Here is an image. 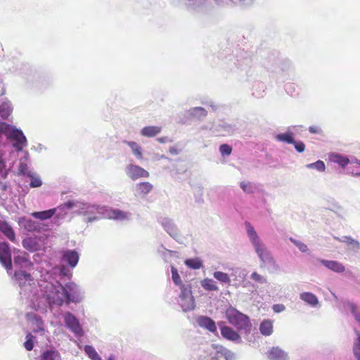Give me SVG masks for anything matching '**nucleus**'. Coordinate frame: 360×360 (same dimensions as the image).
<instances>
[{
    "instance_id": "7c9ffc66",
    "label": "nucleus",
    "mask_w": 360,
    "mask_h": 360,
    "mask_svg": "<svg viewBox=\"0 0 360 360\" xmlns=\"http://www.w3.org/2000/svg\"><path fill=\"white\" fill-rule=\"evenodd\" d=\"M124 143H126L131 150L132 153L138 160H142L143 159V153H142V148L135 141H124Z\"/></svg>"
},
{
    "instance_id": "69168bd1",
    "label": "nucleus",
    "mask_w": 360,
    "mask_h": 360,
    "mask_svg": "<svg viewBox=\"0 0 360 360\" xmlns=\"http://www.w3.org/2000/svg\"><path fill=\"white\" fill-rule=\"evenodd\" d=\"M237 1L239 3V4L245 5V6L250 5L254 1V0H237Z\"/></svg>"
},
{
    "instance_id": "774afa93",
    "label": "nucleus",
    "mask_w": 360,
    "mask_h": 360,
    "mask_svg": "<svg viewBox=\"0 0 360 360\" xmlns=\"http://www.w3.org/2000/svg\"><path fill=\"white\" fill-rule=\"evenodd\" d=\"M158 252H172V251L166 249L162 245L160 247V248L158 249Z\"/></svg>"
},
{
    "instance_id": "603ef678",
    "label": "nucleus",
    "mask_w": 360,
    "mask_h": 360,
    "mask_svg": "<svg viewBox=\"0 0 360 360\" xmlns=\"http://www.w3.org/2000/svg\"><path fill=\"white\" fill-rule=\"evenodd\" d=\"M34 337L32 334H30V333H28L26 335V340L24 342V346H25V348L27 351H32L33 349V348H34Z\"/></svg>"
},
{
    "instance_id": "8fccbe9b",
    "label": "nucleus",
    "mask_w": 360,
    "mask_h": 360,
    "mask_svg": "<svg viewBox=\"0 0 360 360\" xmlns=\"http://www.w3.org/2000/svg\"><path fill=\"white\" fill-rule=\"evenodd\" d=\"M309 169H314L319 172H323L326 169V166L322 160H317L315 162L310 163L306 165Z\"/></svg>"
},
{
    "instance_id": "39448f33",
    "label": "nucleus",
    "mask_w": 360,
    "mask_h": 360,
    "mask_svg": "<svg viewBox=\"0 0 360 360\" xmlns=\"http://www.w3.org/2000/svg\"><path fill=\"white\" fill-rule=\"evenodd\" d=\"M164 230L177 243L183 244L185 238L181 235L177 225L174 220L168 217H163L159 220Z\"/></svg>"
},
{
    "instance_id": "c85d7f7f",
    "label": "nucleus",
    "mask_w": 360,
    "mask_h": 360,
    "mask_svg": "<svg viewBox=\"0 0 360 360\" xmlns=\"http://www.w3.org/2000/svg\"><path fill=\"white\" fill-rule=\"evenodd\" d=\"M259 331L264 336H269L273 333V321L270 319L262 321L259 325Z\"/></svg>"
},
{
    "instance_id": "f257e3e1",
    "label": "nucleus",
    "mask_w": 360,
    "mask_h": 360,
    "mask_svg": "<svg viewBox=\"0 0 360 360\" xmlns=\"http://www.w3.org/2000/svg\"><path fill=\"white\" fill-rule=\"evenodd\" d=\"M68 208H74L75 212L83 216V221L92 223L103 217H105L108 207L88 202L68 200L66 202Z\"/></svg>"
},
{
    "instance_id": "a18cd8bd",
    "label": "nucleus",
    "mask_w": 360,
    "mask_h": 360,
    "mask_svg": "<svg viewBox=\"0 0 360 360\" xmlns=\"http://www.w3.org/2000/svg\"><path fill=\"white\" fill-rule=\"evenodd\" d=\"M27 177L30 179V186L31 188H38L42 185V181L37 174L32 172Z\"/></svg>"
},
{
    "instance_id": "e433bc0d",
    "label": "nucleus",
    "mask_w": 360,
    "mask_h": 360,
    "mask_svg": "<svg viewBox=\"0 0 360 360\" xmlns=\"http://www.w3.org/2000/svg\"><path fill=\"white\" fill-rule=\"evenodd\" d=\"M179 286H180V290H181L180 295H179V299L184 298V297L191 299V297H193V296L192 295V291H191L192 287L190 283H184ZM189 301L191 302V300H189Z\"/></svg>"
},
{
    "instance_id": "423d86ee",
    "label": "nucleus",
    "mask_w": 360,
    "mask_h": 360,
    "mask_svg": "<svg viewBox=\"0 0 360 360\" xmlns=\"http://www.w3.org/2000/svg\"><path fill=\"white\" fill-rule=\"evenodd\" d=\"M237 127L235 124L225 120H219L212 125L210 131L217 136H231L235 133Z\"/></svg>"
},
{
    "instance_id": "4468645a",
    "label": "nucleus",
    "mask_w": 360,
    "mask_h": 360,
    "mask_svg": "<svg viewBox=\"0 0 360 360\" xmlns=\"http://www.w3.org/2000/svg\"><path fill=\"white\" fill-rule=\"evenodd\" d=\"M196 323L200 328L207 330L213 334H217V328L216 323L210 317L207 316H199L196 319Z\"/></svg>"
},
{
    "instance_id": "cd10ccee",
    "label": "nucleus",
    "mask_w": 360,
    "mask_h": 360,
    "mask_svg": "<svg viewBox=\"0 0 360 360\" xmlns=\"http://www.w3.org/2000/svg\"><path fill=\"white\" fill-rule=\"evenodd\" d=\"M186 113L189 117H192L198 120L202 119L207 115V110L202 107L191 108L186 111Z\"/></svg>"
},
{
    "instance_id": "bb28decb",
    "label": "nucleus",
    "mask_w": 360,
    "mask_h": 360,
    "mask_svg": "<svg viewBox=\"0 0 360 360\" xmlns=\"http://www.w3.org/2000/svg\"><path fill=\"white\" fill-rule=\"evenodd\" d=\"M300 298L311 307H316L319 304L318 297L311 292H302L300 295Z\"/></svg>"
},
{
    "instance_id": "79ce46f5",
    "label": "nucleus",
    "mask_w": 360,
    "mask_h": 360,
    "mask_svg": "<svg viewBox=\"0 0 360 360\" xmlns=\"http://www.w3.org/2000/svg\"><path fill=\"white\" fill-rule=\"evenodd\" d=\"M84 351L89 359L91 360H102L95 348L91 345H85Z\"/></svg>"
},
{
    "instance_id": "f3484780",
    "label": "nucleus",
    "mask_w": 360,
    "mask_h": 360,
    "mask_svg": "<svg viewBox=\"0 0 360 360\" xmlns=\"http://www.w3.org/2000/svg\"><path fill=\"white\" fill-rule=\"evenodd\" d=\"M131 214L130 212H124L119 209H111L108 210L106 212V217H108L110 219L114 220L124 221V220H129L131 218Z\"/></svg>"
},
{
    "instance_id": "c03bdc74",
    "label": "nucleus",
    "mask_w": 360,
    "mask_h": 360,
    "mask_svg": "<svg viewBox=\"0 0 360 360\" xmlns=\"http://www.w3.org/2000/svg\"><path fill=\"white\" fill-rule=\"evenodd\" d=\"M335 239L340 242L345 243L347 245H351L352 248L354 250L358 249L360 246L359 242L354 240L350 236H343L342 238H335Z\"/></svg>"
},
{
    "instance_id": "b1692460",
    "label": "nucleus",
    "mask_w": 360,
    "mask_h": 360,
    "mask_svg": "<svg viewBox=\"0 0 360 360\" xmlns=\"http://www.w3.org/2000/svg\"><path fill=\"white\" fill-rule=\"evenodd\" d=\"M268 357L271 360H287L288 354L278 347H274L269 352Z\"/></svg>"
},
{
    "instance_id": "6e6d98bb",
    "label": "nucleus",
    "mask_w": 360,
    "mask_h": 360,
    "mask_svg": "<svg viewBox=\"0 0 360 360\" xmlns=\"http://www.w3.org/2000/svg\"><path fill=\"white\" fill-rule=\"evenodd\" d=\"M219 152L222 156L230 155L232 152V147L226 143L221 144L219 146Z\"/></svg>"
},
{
    "instance_id": "c9c22d12",
    "label": "nucleus",
    "mask_w": 360,
    "mask_h": 360,
    "mask_svg": "<svg viewBox=\"0 0 360 360\" xmlns=\"http://www.w3.org/2000/svg\"><path fill=\"white\" fill-rule=\"evenodd\" d=\"M18 283V285L20 288V294L24 296L25 298H28L30 297L29 292L32 288V283L28 282H25V280H18L16 281Z\"/></svg>"
},
{
    "instance_id": "e2e57ef3",
    "label": "nucleus",
    "mask_w": 360,
    "mask_h": 360,
    "mask_svg": "<svg viewBox=\"0 0 360 360\" xmlns=\"http://www.w3.org/2000/svg\"><path fill=\"white\" fill-rule=\"evenodd\" d=\"M309 131L311 134H320L322 131L321 129L318 126H310Z\"/></svg>"
},
{
    "instance_id": "a211bd4d",
    "label": "nucleus",
    "mask_w": 360,
    "mask_h": 360,
    "mask_svg": "<svg viewBox=\"0 0 360 360\" xmlns=\"http://www.w3.org/2000/svg\"><path fill=\"white\" fill-rule=\"evenodd\" d=\"M153 186L150 182H141L136 184L134 187V195L143 198L153 190Z\"/></svg>"
},
{
    "instance_id": "bf43d9fd",
    "label": "nucleus",
    "mask_w": 360,
    "mask_h": 360,
    "mask_svg": "<svg viewBox=\"0 0 360 360\" xmlns=\"http://www.w3.org/2000/svg\"><path fill=\"white\" fill-rule=\"evenodd\" d=\"M232 272L231 274V276H235L236 278L238 276L240 278L243 279L245 277V273L243 269L240 268L232 269Z\"/></svg>"
},
{
    "instance_id": "ea45409f",
    "label": "nucleus",
    "mask_w": 360,
    "mask_h": 360,
    "mask_svg": "<svg viewBox=\"0 0 360 360\" xmlns=\"http://www.w3.org/2000/svg\"><path fill=\"white\" fill-rule=\"evenodd\" d=\"M201 286L206 290L208 291H217L219 290L216 282L210 278H205L201 281Z\"/></svg>"
},
{
    "instance_id": "0e129e2a",
    "label": "nucleus",
    "mask_w": 360,
    "mask_h": 360,
    "mask_svg": "<svg viewBox=\"0 0 360 360\" xmlns=\"http://www.w3.org/2000/svg\"><path fill=\"white\" fill-rule=\"evenodd\" d=\"M202 103L206 105L210 106L213 111H216L219 108V105H217L212 101H206V102H202Z\"/></svg>"
},
{
    "instance_id": "ddd939ff",
    "label": "nucleus",
    "mask_w": 360,
    "mask_h": 360,
    "mask_svg": "<svg viewBox=\"0 0 360 360\" xmlns=\"http://www.w3.org/2000/svg\"><path fill=\"white\" fill-rule=\"evenodd\" d=\"M221 323L222 322H219L218 325L220 326L221 334L223 338L235 343L242 342L241 338L237 331L229 326H221Z\"/></svg>"
},
{
    "instance_id": "4be33fe9",
    "label": "nucleus",
    "mask_w": 360,
    "mask_h": 360,
    "mask_svg": "<svg viewBox=\"0 0 360 360\" xmlns=\"http://www.w3.org/2000/svg\"><path fill=\"white\" fill-rule=\"evenodd\" d=\"M328 158H329V160L331 162L337 164L342 168L345 167L352 161V160H349V158L347 156L338 153H330L329 155Z\"/></svg>"
},
{
    "instance_id": "338daca9",
    "label": "nucleus",
    "mask_w": 360,
    "mask_h": 360,
    "mask_svg": "<svg viewBox=\"0 0 360 360\" xmlns=\"http://www.w3.org/2000/svg\"><path fill=\"white\" fill-rule=\"evenodd\" d=\"M349 160H352L349 164L355 163L360 165V160L356 159V158L352 157L351 158H349Z\"/></svg>"
},
{
    "instance_id": "49530a36",
    "label": "nucleus",
    "mask_w": 360,
    "mask_h": 360,
    "mask_svg": "<svg viewBox=\"0 0 360 360\" xmlns=\"http://www.w3.org/2000/svg\"><path fill=\"white\" fill-rule=\"evenodd\" d=\"M15 279L18 280H25V282L30 283L33 282L31 275L24 271H16L14 274Z\"/></svg>"
},
{
    "instance_id": "7ed1b4c3",
    "label": "nucleus",
    "mask_w": 360,
    "mask_h": 360,
    "mask_svg": "<svg viewBox=\"0 0 360 360\" xmlns=\"http://www.w3.org/2000/svg\"><path fill=\"white\" fill-rule=\"evenodd\" d=\"M245 228L247 233L248 240L253 248L254 252L257 255L260 264L265 260H268L273 254L268 248L265 243L259 237L254 226L248 221L245 222Z\"/></svg>"
},
{
    "instance_id": "6e6552de",
    "label": "nucleus",
    "mask_w": 360,
    "mask_h": 360,
    "mask_svg": "<svg viewBox=\"0 0 360 360\" xmlns=\"http://www.w3.org/2000/svg\"><path fill=\"white\" fill-rule=\"evenodd\" d=\"M264 66L268 71L277 72L279 69L281 72H285L290 69L291 63L288 60H281L278 57L272 55L267 58Z\"/></svg>"
},
{
    "instance_id": "dca6fc26",
    "label": "nucleus",
    "mask_w": 360,
    "mask_h": 360,
    "mask_svg": "<svg viewBox=\"0 0 360 360\" xmlns=\"http://www.w3.org/2000/svg\"><path fill=\"white\" fill-rule=\"evenodd\" d=\"M317 261H319L328 269L331 270L335 273H342L345 271V266L338 261L327 260L323 259H318Z\"/></svg>"
},
{
    "instance_id": "2eb2a0df",
    "label": "nucleus",
    "mask_w": 360,
    "mask_h": 360,
    "mask_svg": "<svg viewBox=\"0 0 360 360\" xmlns=\"http://www.w3.org/2000/svg\"><path fill=\"white\" fill-rule=\"evenodd\" d=\"M27 318L32 324V330L34 333L44 334V322L41 318L34 313L28 314Z\"/></svg>"
},
{
    "instance_id": "aec40b11",
    "label": "nucleus",
    "mask_w": 360,
    "mask_h": 360,
    "mask_svg": "<svg viewBox=\"0 0 360 360\" xmlns=\"http://www.w3.org/2000/svg\"><path fill=\"white\" fill-rule=\"evenodd\" d=\"M260 267L266 269L269 274H278L281 271V267L273 255L260 264Z\"/></svg>"
},
{
    "instance_id": "f8f14e48",
    "label": "nucleus",
    "mask_w": 360,
    "mask_h": 360,
    "mask_svg": "<svg viewBox=\"0 0 360 360\" xmlns=\"http://www.w3.org/2000/svg\"><path fill=\"white\" fill-rule=\"evenodd\" d=\"M22 244L25 249L34 252L43 248L44 245V239L27 237L23 239Z\"/></svg>"
},
{
    "instance_id": "9d476101",
    "label": "nucleus",
    "mask_w": 360,
    "mask_h": 360,
    "mask_svg": "<svg viewBox=\"0 0 360 360\" xmlns=\"http://www.w3.org/2000/svg\"><path fill=\"white\" fill-rule=\"evenodd\" d=\"M125 173L127 176L133 181H136L140 178H148L149 176V172L148 171L134 164L127 165Z\"/></svg>"
},
{
    "instance_id": "473e14b6",
    "label": "nucleus",
    "mask_w": 360,
    "mask_h": 360,
    "mask_svg": "<svg viewBox=\"0 0 360 360\" xmlns=\"http://www.w3.org/2000/svg\"><path fill=\"white\" fill-rule=\"evenodd\" d=\"M41 360H60V353L54 349H47L41 355Z\"/></svg>"
},
{
    "instance_id": "412c9836",
    "label": "nucleus",
    "mask_w": 360,
    "mask_h": 360,
    "mask_svg": "<svg viewBox=\"0 0 360 360\" xmlns=\"http://www.w3.org/2000/svg\"><path fill=\"white\" fill-rule=\"evenodd\" d=\"M0 231L11 242L15 243V231L6 221L0 219Z\"/></svg>"
},
{
    "instance_id": "2f4dec72",
    "label": "nucleus",
    "mask_w": 360,
    "mask_h": 360,
    "mask_svg": "<svg viewBox=\"0 0 360 360\" xmlns=\"http://www.w3.org/2000/svg\"><path fill=\"white\" fill-rule=\"evenodd\" d=\"M190 299L184 297L179 300V304L181 306L182 310L185 312L190 311L194 309L195 308V300L194 297H191Z\"/></svg>"
},
{
    "instance_id": "5701e85b",
    "label": "nucleus",
    "mask_w": 360,
    "mask_h": 360,
    "mask_svg": "<svg viewBox=\"0 0 360 360\" xmlns=\"http://www.w3.org/2000/svg\"><path fill=\"white\" fill-rule=\"evenodd\" d=\"M53 209L56 210L53 216L54 224L56 226H59L67 215V210H70V208H68L66 206V202H65L63 205Z\"/></svg>"
},
{
    "instance_id": "5fc2aeb1",
    "label": "nucleus",
    "mask_w": 360,
    "mask_h": 360,
    "mask_svg": "<svg viewBox=\"0 0 360 360\" xmlns=\"http://www.w3.org/2000/svg\"><path fill=\"white\" fill-rule=\"evenodd\" d=\"M290 240L300 250V252H307L308 251L307 245L304 243L293 238H290Z\"/></svg>"
},
{
    "instance_id": "4d7b16f0",
    "label": "nucleus",
    "mask_w": 360,
    "mask_h": 360,
    "mask_svg": "<svg viewBox=\"0 0 360 360\" xmlns=\"http://www.w3.org/2000/svg\"><path fill=\"white\" fill-rule=\"evenodd\" d=\"M221 353L224 356V357L225 358L226 360H236V356L235 353H233V352H231V350H229L226 348H223L221 350Z\"/></svg>"
},
{
    "instance_id": "09e8293b",
    "label": "nucleus",
    "mask_w": 360,
    "mask_h": 360,
    "mask_svg": "<svg viewBox=\"0 0 360 360\" xmlns=\"http://www.w3.org/2000/svg\"><path fill=\"white\" fill-rule=\"evenodd\" d=\"M215 5L219 8L232 6L234 4H239L237 0H213Z\"/></svg>"
},
{
    "instance_id": "1a4fd4ad",
    "label": "nucleus",
    "mask_w": 360,
    "mask_h": 360,
    "mask_svg": "<svg viewBox=\"0 0 360 360\" xmlns=\"http://www.w3.org/2000/svg\"><path fill=\"white\" fill-rule=\"evenodd\" d=\"M18 223L22 229H24L28 232L40 233L44 229V225L43 224L27 217H19Z\"/></svg>"
},
{
    "instance_id": "393cba45",
    "label": "nucleus",
    "mask_w": 360,
    "mask_h": 360,
    "mask_svg": "<svg viewBox=\"0 0 360 360\" xmlns=\"http://www.w3.org/2000/svg\"><path fill=\"white\" fill-rule=\"evenodd\" d=\"M161 130L162 128L158 126H147L141 130L140 134L143 136L151 138L160 134Z\"/></svg>"
},
{
    "instance_id": "864d4df0",
    "label": "nucleus",
    "mask_w": 360,
    "mask_h": 360,
    "mask_svg": "<svg viewBox=\"0 0 360 360\" xmlns=\"http://www.w3.org/2000/svg\"><path fill=\"white\" fill-rule=\"evenodd\" d=\"M171 272H172V281L174 283V284L176 285H181L182 284L181 280V277L178 273L177 269L175 268L174 266H172Z\"/></svg>"
},
{
    "instance_id": "052dcab7",
    "label": "nucleus",
    "mask_w": 360,
    "mask_h": 360,
    "mask_svg": "<svg viewBox=\"0 0 360 360\" xmlns=\"http://www.w3.org/2000/svg\"><path fill=\"white\" fill-rule=\"evenodd\" d=\"M292 144L294 145V147L297 152L303 153L305 150V145L302 141H295Z\"/></svg>"
},
{
    "instance_id": "0eeeda50",
    "label": "nucleus",
    "mask_w": 360,
    "mask_h": 360,
    "mask_svg": "<svg viewBox=\"0 0 360 360\" xmlns=\"http://www.w3.org/2000/svg\"><path fill=\"white\" fill-rule=\"evenodd\" d=\"M65 326L77 337H82L84 331L77 318L71 312L66 311L63 314Z\"/></svg>"
},
{
    "instance_id": "de8ad7c7",
    "label": "nucleus",
    "mask_w": 360,
    "mask_h": 360,
    "mask_svg": "<svg viewBox=\"0 0 360 360\" xmlns=\"http://www.w3.org/2000/svg\"><path fill=\"white\" fill-rule=\"evenodd\" d=\"M18 172L20 174L26 176L31 175L32 173V172L29 169L27 164L25 161H22V158H20L18 166Z\"/></svg>"
},
{
    "instance_id": "13d9d810",
    "label": "nucleus",
    "mask_w": 360,
    "mask_h": 360,
    "mask_svg": "<svg viewBox=\"0 0 360 360\" xmlns=\"http://www.w3.org/2000/svg\"><path fill=\"white\" fill-rule=\"evenodd\" d=\"M250 278L261 284L267 283V279L257 272H253L250 276Z\"/></svg>"
},
{
    "instance_id": "4c0bfd02",
    "label": "nucleus",
    "mask_w": 360,
    "mask_h": 360,
    "mask_svg": "<svg viewBox=\"0 0 360 360\" xmlns=\"http://www.w3.org/2000/svg\"><path fill=\"white\" fill-rule=\"evenodd\" d=\"M184 264L188 268L194 270L200 269L202 267V262L198 257L186 259L184 261Z\"/></svg>"
},
{
    "instance_id": "3c124183",
    "label": "nucleus",
    "mask_w": 360,
    "mask_h": 360,
    "mask_svg": "<svg viewBox=\"0 0 360 360\" xmlns=\"http://www.w3.org/2000/svg\"><path fill=\"white\" fill-rule=\"evenodd\" d=\"M186 6L188 10L195 11L202 6L201 0H186Z\"/></svg>"
},
{
    "instance_id": "f03ea898",
    "label": "nucleus",
    "mask_w": 360,
    "mask_h": 360,
    "mask_svg": "<svg viewBox=\"0 0 360 360\" xmlns=\"http://www.w3.org/2000/svg\"><path fill=\"white\" fill-rule=\"evenodd\" d=\"M51 288L58 297L57 304L61 306L64 302L68 305L70 303H79L84 299V291L74 282H68L65 285L57 283L51 284Z\"/></svg>"
},
{
    "instance_id": "20e7f679",
    "label": "nucleus",
    "mask_w": 360,
    "mask_h": 360,
    "mask_svg": "<svg viewBox=\"0 0 360 360\" xmlns=\"http://www.w3.org/2000/svg\"><path fill=\"white\" fill-rule=\"evenodd\" d=\"M226 317L237 330L244 331L245 334L250 333L252 323L249 316L233 307H229L226 311Z\"/></svg>"
},
{
    "instance_id": "72a5a7b5",
    "label": "nucleus",
    "mask_w": 360,
    "mask_h": 360,
    "mask_svg": "<svg viewBox=\"0 0 360 360\" xmlns=\"http://www.w3.org/2000/svg\"><path fill=\"white\" fill-rule=\"evenodd\" d=\"M354 333L356 338L354 340L353 342V354L357 360H360V331L355 329Z\"/></svg>"
},
{
    "instance_id": "37998d69",
    "label": "nucleus",
    "mask_w": 360,
    "mask_h": 360,
    "mask_svg": "<svg viewBox=\"0 0 360 360\" xmlns=\"http://www.w3.org/2000/svg\"><path fill=\"white\" fill-rule=\"evenodd\" d=\"M213 276L215 279L218 280L219 281H220L222 283L230 284V283H231V279H230L229 276L227 274L224 273L222 271H214L213 274Z\"/></svg>"
},
{
    "instance_id": "6ab92c4d",
    "label": "nucleus",
    "mask_w": 360,
    "mask_h": 360,
    "mask_svg": "<svg viewBox=\"0 0 360 360\" xmlns=\"http://www.w3.org/2000/svg\"><path fill=\"white\" fill-rule=\"evenodd\" d=\"M79 259V255L75 250H68L63 255V259L65 261L71 268H74L77 266Z\"/></svg>"
},
{
    "instance_id": "9b49d317",
    "label": "nucleus",
    "mask_w": 360,
    "mask_h": 360,
    "mask_svg": "<svg viewBox=\"0 0 360 360\" xmlns=\"http://www.w3.org/2000/svg\"><path fill=\"white\" fill-rule=\"evenodd\" d=\"M0 262L7 269H12L11 251L8 243L3 242L0 243Z\"/></svg>"
},
{
    "instance_id": "58836bf2",
    "label": "nucleus",
    "mask_w": 360,
    "mask_h": 360,
    "mask_svg": "<svg viewBox=\"0 0 360 360\" xmlns=\"http://www.w3.org/2000/svg\"><path fill=\"white\" fill-rule=\"evenodd\" d=\"M240 188L246 194H252L255 193L257 189L256 185L248 181H243L240 182Z\"/></svg>"
},
{
    "instance_id": "f704fd0d",
    "label": "nucleus",
    "mask_w": 360,
    "mask_h": 360,
    "mask_svg": "<svg viewBox=\"0 0 360 360\" xmlns=\"http://www.w3.org/2000/svg\"><path fill=\"white\" fill-rule=\"evenodd\" d=\"M276 140L284 142L288 144H292L295 142L294 134L291 131H286L285 133L278 134L276 136Z\"/></svg>"
},
{
    "instance_id": "a19ab883",
    "label": "nucleus",
    "mask_w": 360,
    "mask_h": 360,
    "mask_svg": "<svg viewBox=\"0 0 360 360\" xmlns=\"http://www.w3.org/2000/svg\"><path fill=\"white\" fill-rule=\"evenodd\" d=\"M266 86L262 82H256L252 87V95L255 97L259 98L263 96Z\"/></svg>"
},
{
    "instance_id": "c756f323",
    "label": "nucleus",
    "mask_w": 360,
    "mask_h": 360,
    "mask_svg": "<svg viewBox=\"0 0 360 360\" xmlns=\"http://www.w3.org/2000/svg\"><path fill=\"white\" fill-rule=\"evenodd\" d=\"M13 260L15 264L20 265L23 267H28L32 265V263L29 259V255L25 252H22L15 256Z\"/></svg>"
},
{
    "instance_id": "a878e982",
    "label": "nucleus",
    "mask_w": 360,
    "mask_h": 360,
    "mask_svg": "<svg viewBox=\"0 0 360 360\" xmlns=\"http://www.w3.org/2000/svg\"><path fill=\"white\" fill-rule=\"evenodd\" d=\"M55 212L56 210L51 208L43 211L33 212L31 213V216L34 219L44 221L51 219L54 216Z\"/></svg>"
},
{
    "instance_id": "680f3d73",
    "label": "nucleus",
    "mask_w": 360,
    "mask_h": 360,
    "mask_svg": "<svg viewBox=\"0 0 360 360\" xmlns=\"http://www.w3.org/2000/svg\"><path fill=\"white\" fill-rule=\"evenodd\" d=\"M272 309L275 313H281L285 310V306L283 304H276L273 305Z\"/></svg>"
}]
</instances>
